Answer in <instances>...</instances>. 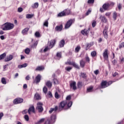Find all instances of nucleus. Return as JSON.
<instances>
[{
    "instance_id": "obj_1",
    "label": "nucleus",
    "mask_w": 124,
    "mask_h": 124,
    "mask_svg": "<svg viewBox=\"0 0 124 124\" xmlns=\"http://www.w3.org/2000/svg\"><path fill=\"white\" fill-rule=\"evenodd\" d=\"M13 28H14V24L7 22L4 24L2 30L3 31H10V30H12Z\"/></svg>"
},
{
    "instance_id": "obj_2",
    "label": "nucleus",
    "mask_w": 124,
    "mask_h": 124,
    "mask_svg": "<svg viewBox=\"0 0 124 124\" xmlns=\"http://www.w3.org/2000/svg\"><path fill=\"white\" fill-rule=\"evenodd\" d=\"M43 104L40 102H39L37 103V107L36 109L38 110L39 113H41V112L43 111Z\"/></svg>"
},
{
    "instance_id": "obj_3",
    "label": "nucleus",
    "mask_w": 124,
    "mask_h": 124,
    "mask_svg": "<svg viewBox=\"0 0 124 124\" xmlns=\"http://www.w3.org/2000/svg\"><path fill=\"white\" fill-rule=\"evenodd\" d=\"M66 104H67V102L66 101H63L61 102L59 106V110H62Z\"/></svg>"
},
{
    "instance_id": "obj_4",
    "label": "nucleus",
    "mask_w": 124,
    "mask_h": 124,
    "mask_svg": "<svg viewBox=\"0 0 124 124\" xmlns=\"http://www.w3.org/2000/svg\"><path fill=\"white\" fill-rule=\"evenodd\" d=\"M72 23H73V19L69 20L66 23L65 25V29H68L70 28L71 25H72Z\"/></svg>"
},
{
    "instance_id": "obj_5",
    "label": "nucleus",
    "mask_w": 124,
    "mask_h": 124,
    "mask_svg": "<svg viewBox=\"0 0 124 124\" xmlns=\"http://www.w3.org/2000/svg\"><path fill=\"white\" fill-rule=\"evenodd\" d=\"M24 101V100L21 98H18L14 100V104H19V103H22Z\"/></svg>"
},
{
    "instance_id": "obj_6",
    "label": "nucleus",
    "mask_w": 124,
    "mask_h": 124,
    "mask_svg": "<svg viewBox=\"0 0 124 124\" xmlns=\"http://www.w3.org/2000/svg\"><path fill=\"white\" fill-rule=\"evenodd\" d=\"M103 56L105 60L108 61V49L105 50V51L103 53Z\"/></svg>"
},
{
    "instance_id": "obj_7",
    "label": "nucleus",
    "mask_w": 124,
    "mask_h": 124,
    "mask_svg": "<svg viewBox=\"0 0 124 124\" xmlns=\"http://www.w3.org/2000/svg\"><path fill=\"white\" fill-rule=\"evenodd\" d=\"M13 58H14L13 55H9V56L6 57L4 61L6 62H10V61H12V60H13Z\"/></svg>"
},
{
    "instance_id": "obj_8",
    "label": "nucleus",
    "mask_w": 124,
    "mask_h": 124,
    "mask_svg": "<svg viewBox=\"0 0 124 124\" xmlns=\"http://www.w3.org/2000/svg\"><path fill=\"white\" fill-rule=\"evenodd\" d=\"M71 88L74 90V91H76L77 90V87L76 86V82L74 81L70 84Z\"/></svg>"
},
{
    "instance_id": "obj_9",
    "label": "nucleus",
    "mask_w": 124,
    "mask_h": 124,
    "mask_svg": "<svg viewBox=\"0 0 124 124\" xmlns=\"http://www.w3.org/2000/svg\"><path fill=\"white\" fill-rule=\"evenodd\" d=\"M56 43V40H52L50 42H49V44L48 45V46L49 48L52 49V47H54V45H55Z\"/></svg>"
},
{
    "instance_id": "obj_10",
    "label": "nucleus",
    "mask_w": 124,
    "mask_h": 124,
    "mask_svg": "<svg viewBox=\"0 0 124 124\" xmlns=\"http://www.w3.org/2000/svg\"><path fill=\"white\" fill-rule=\"evenodd\" d=\"M100 19L102 23H107V19L106 17L103 16H100Z\"/></svg>"
},
{
    "instance_id": "obj_11",
    "label": "nucleus",
    "mask_w": 124,
    "mask_h": 124,
    "mask_svg": "<svg viewBox=\"0 0 124 124\" xmlns=\"http://www.w3.org/2000/svg\"><path fill=\"white\" fill-rule=\"evenodd\" d=\"M109 7H110V4L109 3H105L103 5V8L105 10H108V8H109Z\"/></svg>"
},
{
    "instance_id": "obj_12",
    "label": "nucleus",
    "mask_w": 124,
    "mask_h": 124,
    "mask_svg": "<svg viewBox=\"0 0 124 124\" xmlns=\"http://www.w3.org/2000/svg\"><path fill=\"white\" fill-rule=\"evenodd\" d=\"M40 80H41V76H40V75H38L36 77L35 80L36 84H38V83L40 82Z\"/></svg>"
},
{
    "instance_id": "obj_13",
    "label": "nucleus",
    "mask_w": 124,
    "mask_h": 124,
    "mask_svg": "<svg viewBox=\"0 0 124 124\" xmlns=\"http://www.w3.org/2000/svg\"><path fill=\"white\" fill-rule=\"evenodd\" d=\"M101 87H102V89H104L105 88H107V87H108V86H107V81H102Z\"/></svg>"
},
{
    "instance_id": "obj_14",
    "label": "nucleus",
    "mask_w": 124,
    "mask_h": 124,
    "mask_svg": "<svg viewBox=\"0 0 124 124\" xmlns=\"http://www.w3.org/2000/svg\"><path fill=\"white\" fill-rule=\"evenodd\" d=\"M107 30H108V28L105 27L103 31V33L105 36V38H108V34H107Z\"/></svg>"
},
{
    "instance_id": "obj_15",
    "label": "nucleus",
    "mask_w": 124,
    "mask_h": 124,
    "mask_svg": "<svg viewBox=\"0 0 124 124\" xmlns=\"http://www.w3.org/2000/svg\"><path fill=\"white\" fill-rule=\"evenodd\" d=\"M65 44V41L64 40H62L60 41L59 43V47L60 48H62L64 46V44Z\"/></svg>"
},
{
    "instance_id": "obj_16",
    "label": "nucleus",
    "mask_w": 124,
    "mask_h": 124,
    "mask_svg": "<svg viewBox=\"0 0 124 124\" xmlns=\"http://www.w3.org/2000/svg\"><path fill=\"white\" fill-rule=\"evenodd\" d=\"M81 33L83 34V35H88V34H89V31L87 29H84L81 31Z\"/></svg>"
},
{
    "instance_id": "obj_17",
    "label": "nucleus",
    "mask_w": 124,
    "mask_h": 124,
    "mask_svg": "<svg viewBox=\"0 0 124 124\" xmlns=\"http://www.w3.org/2000/svg\"><path fill=\"white\" fill-rule=\"evenodd\" d=\"M85 64H86V62L84 60H82L80 61V65L81 67L82 68H84L85 67Z\"/></svg>"
},
{
    "instance_id": "obj_18",
    "label": "nucleus",
    "mask_w": 124,
    "mask_h": 124,
    "mask_svg": "<svg viewBox=\"0 0 124 124\" xmlns=\"http://www.w3.org/2000/svg\"><path fill=\"white\" fill-rule=\"evenodd\" d=\"M64 12L65 13V15H69L71 13V11L68 9L64 10Z\"/></svg>"
},
{
    "instance_id": "obj_19",
    "label": "nucleus",
    "mask_w": 124,
    "mask_h": 124,
    "mask_svg": "<svg viewBox=\"0 0 124 124\" xmlns=\"http://www.w3.org/2000/svg\"><path fill=\"white\" fill-rule=\"evenodd\" d=\"M55 30L57 31H61L62 30V25H61L60 26H56L55 28Z\"/></svg>"
},
{
    "instance_id": "obj_20",
    "label": "nucleus",
    "mask_w": 124,
    "mask_h": 124,
    "mask_svg": "<svg viewBox=\"0 0 124 124\" xmlns=\"http://www.w3.org/2000/svg\"><path fill=\"white\" fill-rule=\"evenodd\" d=\"M27 66H28V63H25L22 65H19L18 66V68L21 69V68H23L24 67H27Z\"/></svg>"
},
{
    "instance_id": "obj_21",
    "label": "nucleus",
    "mask_w": 124,
    "mask_h": 124,
    "mask_svg": "<svg viewBox=\"0 0 124 124\" xmlns=\"http://www.w3.org/2000/svg\"><path fill=\"white\" fill-rule=\"evenodd\" d=\"M44 69V67L41 66L37 67L35 70L36 71H41L42 70H43Z\"/></svg>"
},
{
    "instance_id": "obj_22",
    "label": "nucleus",
    "mask_w": 124,
    "mask_h": 124,
    "mask_svg": "<svg viewBox=\"0 0 124 124\" xmlns=\"http://www.w3.org/2000/svg\"><path fill=\"white\" fill-rule=\"evenodd\" d=\"M35 98L36 99V100H39L41 99V97H40V95L38 93H36L35 94Z\"/></svg>"
},
{
    "instance_id": "obj_23",
    "label": "nucleus",
    "mask_w": 124,
    "mask_h": 124,
    "mask_svg": "<svg viewBox=\"0 0 124 124\" xmlns=\"http://www.w3.org/2000/svg\"><path fill=\"white\" fill-rule=\"evenodd\" d=\"M50 119L52 123H55L56 122V115H52Z\"/></svg>"
},
{
    "instance_id": "obj_24",
    "label": "nucleus",
    "mask_w": 124,
    "mask_h": 124,
    "mask_svg": "<svg viewBox=\"0 0 124 124\" xmlns=\"http://www.w3.org/2000/svg\"><path fill=\"white\" fill-rule=\"evenodd\" d=\"M63 16H66L64 11L58 14V17H62Z\"/></svg>"
},
{
    "instance_id": "obj_25",
    "label": "nucleus",
    "mask_w": 124,
    "mask_h": 124,
    "mask_svg": "<svg viewBox=\"0 0 124 124\" xmlns=\"http://www.w3.org/2000/svg\"><path fill=\"white\" fill-rule=\"evenodd\" d=\"M6 57V53H4L0 55V61L1 60H3L4 59V57Z\"/></svg>"
},
{
    "instance_id": "obj_26",
    "label": "nucleus",
    "mask_w": 124,
    "mask_h": 124,
    "mask_svg": "<svg viewBox=\"0 0 124 124\" xmlns=\"http://www.w3.org/2000/svg\"><path fill=\"white\" fill-rule=\"evenodd\" d=\"M45 121V119L44 118H42L40 120H39L37 123H36L35 124H41L43 122Z\"/></svg>"
},
{
    "instance_id": "obj_27",
    "label": "nucleus",
    "mask_w": 124,
    "mask_h": 124,
    "mask_svg": "<svg viewBox=\"0 0 124 124\" xmlns=\"http://www.w3.org/2000/svg\"><path fill=\"white\" fill-rule=\"evenodd\" d=\"M46 85L47 87H48V88H52V82H51L50 81H47L46 83Z\"/></svg>"
},
{
    "instance_id": "obj_28",
    "label": "nucleus",
    "mask_w": 124,
    "mask_h": 124,
    "mask_svg": "<svg viewBox=\"0 0 124 124\" xmlns=\"http://www.w3.org/2000/svg\"><path fill=\"white\" fill-rule=\"evenodd\" d=\"M28 31L29 28H25L23 30H22V33H23V34H26V33H27V32H28Z\"/></svg>"
},
{
    "instance_id": "obj_29",
    "label": "nucleus",
    "mask_w": 124,
    "mask_h": 124,
    "mask_svg": "<svg viewBox=\"0 0 124 124\" xmlns=\"http://www.w3.org/2000/svg\"><path fill=\"white\" fill-rule=\"evenodd\" d=\"M34 15L31 14H27L26 15V18L27 19H31V18H32V17H33Z\"/></svg>"
},
{
    "instance_id": "obj_30",
    "label": "nucleus",
    "mask_w": 124,
    "mask_h": 124,
    "mask_svg": "<svg viewBox=\"0 0 124 124\" xmlns=\"http://www.w3.org/2000/svg\"><path fill=\"white\" fill-rule=\"evenodd\" d=\"M80 49H81V47L79 46H78L75 48L76 53H78V52H79Z\"/></svg>"
},
{
    "instance_id": "obj_31",
    "label": "nucleus",
    "mask_w": 124,
    "mask_h": 124,
    "mask_svg": "<svg viewBox=\"0 0 124 124\" xmlns=\"http://www.w3.org/2000/svg\"><path fill=\"white\" fill-rule=\"evenodd\" d=\"M28 110L31 112H32V113H34L35 112L34 107V106L31 107Z\"/></svg>"
},
{
    "instance_id": "obj_32",
    "label": "nucleus",
    "mask_w": 124,
    "mask_h": 124,
    "mask_svg": "<svg viewBox=\"0 0 124 124\" xmlns=\"http://www.w3.org/2000/svg\"><path fill=\"white\" fill-rule=\"evenodd\" d=\"M31 52V49L29 48H27L25 50V54H27V55H29L30 54V52Z\"/></svg>"
},
{
    "instance_id": "obj_33",
    "label": "nucleus",
    "mask_w": 124,
    "mask_h": 124,
    "mask_svg": "<svg viewBox=\"0 0 124 124\" xmlns=\"http://www.w3.org/2000/svg\"><path fill=\"white\" fill-rule=\"evenodd\" d=\"M83 85L82 84V82H78V89H81L82 88Z\"/></svg>"
},
{
    "instance_id": "obj_34",
    "label": "nucleus",
    "mask_w": 124,
    "mask_h": 124,
    "mask_svg": "<svg viewBox=\"0 0 124 124\" xmlns=\"http://www.w3.org/2000/svg\"><path fill=\"white\" fill-rule=\"evenodd\" d=\"M39 4L38 2L35 3L32 6V7L33 8H37L38 7Z\"/></svg>"
},
{
    "instance_id": "obj_35",
    "label": "nucleus",
    "mask_w": 124,
    "mask_h": 124,
    "mask_svg": "<svg viewBox=\"0 0 124 124\" xmlns=\"http://www.w3.org/2000/svg\"><path fill=\"white\" fill-rule=\"evenodd\" d=\"M91 56L93 58H94V57L96 56V52H95V51H92L91 52Z\"/></svg>"
},
{
    "instance_id": "obj_36",
    "label": "nucleus",
    "mask_w": 124,
    "mask_h": 124,
    "mask_svg": "<svg viewBox=\"0 0 124 124\" xmlns=\"http://www.w3.org/2000/svg\"><path fill=\"white\" fill-rule=\"evenodd\" d=\"M1 83L3 84L4 85H6V80L5 79V78H2L1 79Z\"/></svg>"
},
{
    "instance_id": "obj_37",
    "label": "nucleus",
    "mask_w": 124,
    "mask_h": 124,
    "mask_svg": "<svg viewBox=\"0 0 124 124\" xmlns=\"http://www.w3.org/2000/svg\"><path fill=\"white\" fill-rule=\"evenodd\" d=\"M73 65L75 68H77V69H80V67H79V66L76 64L75 62H74V63L73 64Z\"/></svg>"
},
{
    "instance_id": "obj_38",
    "label": "nucleus",
    "mask_w": 124,
    "mask_h": 124,
    "mask_svg": "<svg viewBox=\"0 0 124 124\" xmlns=\"http://www.w3.org/2000/svg\"><path fill=\"white\" fill-rule=\"evenodd\" d=\"M24 119L25 120V121H26V122H29L30 118L29 117V115H25L24 116Z\"/></svg>"
},
{
    "instance_id": "obj_39",
    "label": "nucleus",
    "mask_w": 124,
    "mask_h": 124,
    "mask_svg": "<svg viewBox=\"0 0 124 124\" xmlns=\"http://www.w3.org/2000/svg\"><path fill=\"white\" fill-rule=\"evenodd\" d=\"M113 17L115 20H117V12H114L113 13Z\"/></svg>"
},
{
    "instance_id": "obj_40",
    "label": "nucleus",
    "mask_w": 124,
    "mask_h": 124,
    "mask_svg": "<svg viewBox=\"0 0 124 124\" xmlns=\"http://www.w3.org/2000/svg\"><path fill=\"white\" fill-rule=\"evenodd\" d=\"M124 47V42H122L119 45V48L120 49H122V48Z\"/></svg>"
},
{
    "instance_id": "obj_41",
    "label": "nucleus",
    "mask_w": 124,
    "mask_h": 124,
    "mask_svg": "<svg viewBox=\"0 0 124 124\" xmlns=\"http://www.w3.org/2000/svg\"><path fill=\"white\" fill-rule=\"evenodd\" d=\"M56 56L57 58H59V59H61V58H62V52H57Z\"/></svg>"
},
{
    "instance_id": "obj_42",
    "label": "nucleus",
    "mask_w": 124,
    "mask_h": 124,
    "mask_svg": "<svg viewBox=\"0 0 124 124\" xmlns=\"http://www.w3.org/2000/svg\"><path fill=\"white\" fill-rule=\"evenodd\" d=\"M50 49H51V48H50L49 46H47L44 49V52L45 53L46 52H47V51L50 50Z\"/></svg>"
},
{
    "instance_id": "obj_43",
    "label": "nucleus",
    "mask_w": 124,
    "mask_h": 124,
    "mask_svg": "<svg viewBox=\"0 0 124 124\" xmlns=\"http://www.w3.org/2000/svg\"><path fill=\"white\" fill-rule=\"evenodd\" d=\"M93 87H89L87 89V93H91V92H93Z\"/></svg>"
},
{
    "instance_id": "obj_44",
    "label": "nucleus",
    "mask_w": 124,
    "mask_h": 124,
    "mask_svg": "<svg viewBox=\"0 0 124 124\" xmlns=\"http://www.w3.org/2000/svg\"><path fill=\"white\" fill-rule=\"evenodd\" d=\"M35 35L36 37H40V33L38 31H36L35 33Z\"/></svg>"
},
{
    "instance_id": "obj_45",
    "label": "nucleus",
    "mask_w": 124,
    "mask_h": 124,
    "mask_svg": "<svg viewBox=\"0 0 124 124\" xmlns=\"http://www.w3.org/2000/svg\"><path fill=\"white\" fill-rule=\"evenodd\" d=\"M48 20H46L45 22L44 23V26L45 27H46V28H48Z\"/></svg>"
},
{
    "instance_id": "obj_46",
    "label": "nucleus",
    "mask_w": 124,
    "mask_h": 124,
    "mask_svg": "<svg viewBox=\"0 0 124 124\" xmlns=\"http://www.w3.org/2000/svg\"><path fill=\"white\" fill-rule=\"evenodd\" d=\"M55 98H56L57 99H58V98H60V95L58 93V92L55 93Z\"/></svg>"
},
{
    "instance_id": "obj_47",
    "label": "nucleus",
    "mask_w": 124,
    "mask_h": 124,
    "mask_svg": "<svg viewBox=\"0 0 124 124\" xmlns=\"http://www.w3.org/2000/svg\"><path fill=\"white\" fill-rule=\"evenodd\" d=\"M47 87H46V86H45L43 88V92L45 93H47Z\"/></svg>"
},
{
    "instance_id": "obj_48",
    "label": "nucleus",
    "mask_w": 124,
    "mask_h": 124,
    "mask_svg": "<svg viewBox=\"0 0 124 124\" xmlns=\"http://www.w3.org/2000/svg\"><path fill=\"white\" fill-rule=\"evenodd\" d=\"M67 106L68 108H70L72 106V102H69L67 104Z\"/></svg>"
},
{
    "instance_id": "obj_49",
    "label": "nucleus",
    "mask_w": 124,
    "mask_h": 124,
    "mask_svg": "<svg viewBox=\"0 0 124 124\" xmlns=\"http://www.w3.org/2000/svg\"><path fill=\"white\" fill-rule=\"evenodd\" d=\"M53 81L55 84H59V81L56 78H54Z\"/></svg>"
},
{
    "instance_id": "obj_50",
    "label": "nucleus",
    "mask_w": 124,
    "mask_h": 124,
    "mask_svg": "<svg viewBox=\"0 0 124 124\" xmlns=\"http://www.w3.org/2000/svg\"><path fill=\"white\" fill-rule=\"evenodd\" d=\"M65 69L67 70V71H70L72 69V67H66L65 68Z\"/></svg>"
},
{
    "instance_id": "obj_51",
    "label": "nucleus",
    "mask_w": 124,
    "mask_h": 124,
    "mask_svg": "<svg viewBox=\"0 0 124 124\" xmlns=\"http://www.w3.org/2000/svg\"><path fill=\"white\" fill-rule=\"evenodd\" d=\"M124 62V57L120 58V62H121V63H123Z\"/></svg>"
},
{
    "instance_id": "obj_52",
    "label": "nucleus",
    "mask_w": 124,
    "mask_h": 124,
    "mask_svg": "<svg viewBox=\"0 0 124 124\" xmlns=\"http://www.w3.org/2000/svg\"><path fill=\"white\" fill-rule=\"evenodd\" d=\"M96 25V21H93V22L92 23V27L93 28H94V27H95Z\"/></svg>"
},
{
    "instance_id": "obj_53",
    "label": "nucleus",
    "mask_w": 124,
    "mask_h": 124,
    "mask_svg": "<svg viewBox=\"0 0 124 124\" xmlns=\"http://www.w3.org/2000/svg\"><path fill=\"white\" fill-rule=\"evenodd\" d=\"M47 95H48V96H49V97H53V95L52 94V93L50 91L48 92Z\"/></svg>"
},
{
    "instance_id": "obj_54",
    "label": "nucleus",
    "mask_w": 124,
    "mask_h": 124,
    "mask_svg": "<svg viewBox=\"0 0 124 124\" xmlns=\"http://www.w3.org/2000/svg\"><path fill=\"white\" fill-rule=\"evenodd\" d=\"M85 60H86V62H89V63H90V58L88 57V56H86L85 57Z\"/></svg>"
},
{
    "instance_id": "obj_55",
    "label": "nucleus",
    "mask_w": 124,
    "mask_h": 124,
    "mask_svg": "<svg viewBox=\"0 0 124 124\" xmlns=\"http://www.w3.org/2000/svg\"><path fill=\"white\" fill-rule=\"evenodd\" d=\"M54 111H55V110H54V108H51L50 109V110H49V113L50 114H52V113H53V112H54Z\"/></svg>"
},
{
    "instance_id": "obj_56",
    "label": "nucleus",
    "mask_w": 124,
    "mask_h": 124,
    "mask_svg": "<svg viewBox=\"0 0 124 124\" xmlns=\"http://www.w3.org/2000/svg\"><path fill=\"white\" fill-rule=\"evenodd\" d=\"M27 113H28V110L27 109L24 110L23 111H22V113L23 115H25V114H27Z\"/></svg>"
},
{
    "instance_id": "obj_57",
    "label": "nucleus",
    "mask_w": 124,
    "mask_h": 124,
    "mask_svg": "<svg viewBox=\"0 0 124 124\" xmlns=\"http://www.w3.org/2000/svg\"><path fill=\"white\" fill-rule=\"evenodd\" d=\"M94 0H88V3H93Z\"/></svg>"
},
{
    "instance_id": "obj_58",
    "label": "nucleus",
    "mask_w": 124,
    "mask_h": 124,
    "mask_svg": "<svg viewBox=\"0 0 124 124\" xmlns=\"http://www.w3.org/2000/svg\"><path fill=\"white\" fill-rule=\"evenodd\" d=\"M94 73L95 74V75H97L98 73H99V71L98 70H96L94 71Z\"/></svg>"
},
{
    "instance_id": "obj_59",
    "label": "nucleus",
    "mask_w": 124,
    "mask_h": 124,
    "mask_svg": "<svg viewBox=\"0 0 124 124\" xmlns=\"http://www.w3.org/2000/svg\"><path fill=\"white\" fill-rule=\"evenodd\" d=\"M91 12H92V10H88V11L87 12L86 14V16H88V15H89V14H90V13H91Z\"/></svg>"
},
{
    "instance_id": "obj_60",
    "label": "nucleus",
    "mask_w": 124,
    "mask_h": 124,
    "mask_svg": "<svg viewBox=\"0 0 124 124\" xmlns=\"http://www.w3.org/2000/svg\"><path fill=\"white\" fill-rule=\"evenodd\" d=\"M66 100H70L71 99V96L68 95L66 98Z\"/></svg>"
},
{
    "instance_id": "obj_61",
    "label": "nucleus",
    "mask_w": 124,
    "mask_h": 124,
    "mask_svg": "<svg viewBox=\"0 0 124 124\" xmlns=\"http://www.w3.org/2000/svg\"><path fill=\"white\" fill-rule=\"evenodd\" d=\"M37 42H36L35 43L33 44V45L31 46V47H36V46H37Z\"/></svg>"
},
{
    "instance_id": "obj_62",
    "label": "nucleus",
    "mask_w": 124,
    "mask_h": 124,
    "mask_svg": "<svg viewBox=\"0 0 124 124\" xmlns=\"http://www.w3.org/2000/svg\"><path fill=\"white\" fill-rule=\"evenodd\" d=\"M74 63V62H66V64H69V65H73V63Z\"/></svg>"
},
{
    "instance_id": "obj_63",
    "label": "nucleus",
    "mask_w": 124,
    "mask_h": 124,
    "mask_svg": "<svg viewBox=\"0 0 124 124\" xmlns=\"http://www.w3.org/2000/svg\"><path fill=\"white\" fill-rule=\"evenodd\" d=\"M18 12H22L23 11V8H18L17 9Z\"/></svg>"
},
{
    "instance_id": "obj_64",
    "label": "nucleus",
    "mask_w": 124,
    "mask_h": 124,
    "mask_svg": "<svg viewBox=\"0 0 124 124\" xmlns=\"http://www.w3.org/2000/svg\"><path fill=\"white\" fill-rule=\"evenodd\" d=\"M81 76H82V78H86V74H84V73H82L81 74Z\"/></svg>"
}]
</instances>
